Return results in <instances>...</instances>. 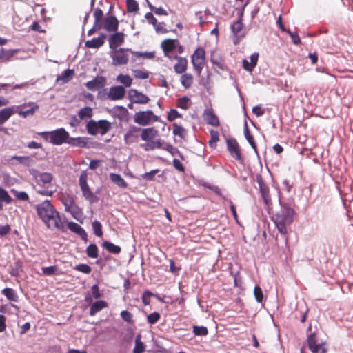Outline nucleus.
<instances>
[{"label":"nucleus","instance_id":"nucleus-31","mask_svg":"<svg viewBox=\"0 0 353 353\" xmlns=\"http://www.w3.org/2000/svg\"><path fill=\"white\" fill-rule=\"evenodd\" d=\"M110 179L112 183H114L120 188H125L128 186V183H126V181L119 174L110 173Z\"/></svg>","mask_w":353,"mask_h":353},{"label":"nucleus","instance_id":"nucleus-61","mask_svg":"<svg viewBox=\"0 0 353 353\" xmlns=\"http://www.w3.org/2000/svg\"><path fill=\"white\" fill-rule=\"evenodd\" d=\"M153 294L149 291H145L142 295V303L144 305H148L150 303V298Z\"/></svg>","mask_w":353,"mask_h":353},{"label":"nucleus","instance_id":"nucleus-47","mask_svg":"<svg viewBox=\"0 0 353 353\" xmlns=\"http://www.w3.org/2000/svg\"><path fill=\"white\" fill-rule=\"evenodd\" d=\"M254 295L256 301L258 303H263V294L261 288L258 285H255V287H254Z\"/></svg>","mask_w":353,"mask_h":353},{"label":"nucleus","instance_id":"nucleus-17","mask_svg":"<svg viewBox=\"0 0 353 353\" xmlns=\"http://www.w3.org/2000/svg\"><path fill=\"white\" fill-rule=\"evenodd\" d=\"M125 90L121 85L112 86L110 88L108 94V98L112 101L120 100L123 98Z\"/></svg>","mask_w":353,"mask_h":353},{"label":"nucleus","instance_id":"nucleus-59","mask_svg":"<svg viewBox=\"0 0 353 353\" xmlns=\"http://www.w3.org/2000/svg\"><path fill=\"white\" fill-rule=\"evenodd\" d=\"M14 54V52L10 50H5L2 48L0 51V59H8L10 57H12Z\"/></svg>","mask_w":353,"mask_h":353},{"label":"nucleus","instance_id":"nucleus-37","mask_svg":"<svg viewBox=\"0 0 353 353\" xmlns=\"http://www.w3.org/2000/svg\"><path fill=\"white\" fill-rule=\"evenodd\" d=\"M98 123L94 120H90L87 123L86 129L88 134L91 135H96L99 133Z\"/></svg>","mask_w":353,"mask_h":353},{"label":"nucleus","instance_id":"nucleus-2","mask_svg":"<svg viewBox=\"0 0 353 353\" xmlns=\"http://www.w3.org/2000/svg\"><path fill=\"white\" fill-rule=\"evenodd\" d=\"M281 209L272 216L279 232L282 234L288 232L287 226L293 222L294 210L287 203H281Z\"/></svg>","mask_w":353,"mask_h":353},{"label":"nucleus","instance_id":"nucleus-33","mask_svg":"<svg viewBox=\"0 0 353 353\" xmlns=\"http://www.w3.org/2000/svg\"><path fill=\"white\" fill-rule=\"evenodd\" d=\"M3 294L9 301L18 302L19 296L14 290L10 288H6L2 290Z\"/></svg>","mask_w":353,"mask_h":353},{"label":"nucleus","instance_id":"nucleus-32","mask_svg":"<svg viewBox=\"0 0 353 353\" xmlns=\"http://www.w3.org/2000/svg\"><path fill=\"white\" fill-rule=\"evenodd\" d=\"M74 75V70L68 69L65 70L61 75L58 76L57 78V82H61V83H66L69 82Z\"/></svg>","mask_w":353,"mask_h":353},{"label":"nucleus","instance_id":"nucleus-49","mask_svg":"<svg viewBox=\"0 0 353 353\" xmlns=\"http://www.w3.org/2000/svg\"><path fill=\"white\" fill-rule=\"evenodd\" d=\"M74 269L84 274H90L92 271L91 267L84 263H81L74 266Z\"/></svg>","mask_w":353,"mask_h":353},{"label":"nucleus","instance_id":"nucleus-5","mask_svg":"<svg viewBox=\"0 0 353 353\" xmlns=\"http://www.w3.org/2000/svg\"><path fill=\"white\" fill-rule=\"evenodd\" d=\"M307 344L312 353H326L327 349L323 342H319L315 331H312L310 325L307 330Z\"/></svg>","mask_w":353,"mask_h":353},{"label":"nucleus","instance_id":"nucleus-13","mask_svg":"<svg viewBox=\"0 0 353 353\" xmlns=\"http://www.w3.org/2000/svg\"><path fill=\"white\" fill-rule=\"evenodd\" d=\"M125 34L123 32H116L110 34L108 38L109 48L111 50L118 49L117 47L121 46L124 43Z\"/></svg>","mask_w":353,"mask_h":353},{"label":"nucleus","instance_id":"nucleus-52","mask_svg":"<svg viewBox=\"0 0 353 353\" xmlns=\"http://www.w3.org/2000/svg\"><path fill=\"white\" fill-rule=\"evenodd\" d=\"M193 332L196 336H205L208 332L206 327L194 325L193 327Z\"/></svg>","mask_w":353,"mask_h":353},{"label":"nucleus","instance_id":"nucleus-16","mask_svg":"<svg viewBox=\"0 0 353 353\" xmlns=\"http://www.w3.org/2000/svg\"><path fill=\"white\" fill-rule=\"evenodd\" d=\"M89 138L85 137H70L68 139L67 144L79 148H90Z\"/></svg>","mask_w":353,"mask_h":353},{"label":"nucleus","instance_id":"nucleus-43","mask_svg":"<svg viewBox=\"0 0 353 353\" xmlns=\"http://www.w3.org/2000/svg\"><path fill=\"white\" fill-rule=\"evenodd\" d=\"M162 149L168 151L172 156L180 155V152L176 148L170 143H165V141Z\"/></svg>","mask_w":353,"mask_h":353},{"label":"nucleus","instance_id":"nucleus-22","mask_svg":"<svg viewBox=\"0 0 353 353\" xmlns=\"http://www.w3.org/2000/svg\"><path fill=\"white\" fill-rule=\"evenodd\" d=\"M203 119L210 125L217 127L219 125L218 117L214 114L212 110L205 109L203 112Z\"/></svg>","mask_w":353,"mask_h":353},{"label":"nucleus","instance_id":"nucleus-55","mask_svg":"<svg viewBox=\"0 0 353 353\" xmlns=\"http://www.w3.org/2000/svg\"><path fill=\"white\" fill-rule=\"evenodd\" d=\"M160 319V314L157 312H154L147 316V321L150 324L156 323Z\"/></svg>","mask_w":353,"mask_h":353},{"label":"nucleus","instance_id":"nucleus-14","mask_svg":"<svg viewBox=\"0 0 353 353\" xmlns=\"http://www.w3.org/2000/svg\"><path fill=\"white\" fill-rule=\"evenodd\" d=\"M141 128L135 125H130L128 130L124 135V141L126 144H131L137 141L139 132Z\"/></svg>","mask_w":353,"mask_h":353},{"label":"nucleus","instance_id":"nucleus-24","mask_svg":"<svg viewBox=\"0 0 353 353\" xmlns=\"http://www.w3.org/2000/svg\"><path fill=\"white\" fill-rule=\"evenodd\" d=\"M106 37V34H101L99 37L87 41L85 46L88 48H99L104 44Z\"/></svg>","mask_w":353,"mask_h":353},{"label":"nucleus","instance_id":"nucleus-34","mask_svg":"<svg viewBox=\"0 0 353 353\" xmlns=\"http://www.w3.org/2000/svg\"><path fill=\"white\" fill-rule=\"evenodd\" d=\"M102 246L106 249L110 253L118 254L121 252V248L119 245H116L112 242L110 241H104L102 244Z\"/></svg>","mask_w":353,"mask_h":353},{"label":"nucleus","instance_id":"nucleus-42","mask_svg":"<svg viewBox=\"0 0 353 353\" xmlns=\"http://www.w3.org/2000/svg\"><path fill=\"white\" fill-rule=\"evenodd\" d=\"M117 79L125 87H130L132 81V78L129 75L121 74L117 76Z\"/></svg>","mask_w":353,"mask_h":353},{"label":"nucleus","instance_id":"nucleus-45","mask_svg":"<svg viewBox=\"0 0 353 353\" xmlns=\"http://www.w3.org/2000/svg\"><path fill=\"white\" fill-rule=\"evenodd\" d=\"M93 16L94 18V23L102 26L103 12L100 8H96L94 11Z\"/></svg>","mask_w":353,"mask_h":353},{"label":"nucleus","instance_id":"nucleus-8","mask_svg":"<svg viewBox=\"0 0 353 353\" xmlns=\"http://www.w3.org/2000/svg\"><path fill=\"white\" fill-rule=\"evenodd\" d=\"M87 173L85 172H82L79 176V185L82 191L83 196L85 199L89 201L90 203H94L97 201V198L90 190L87 183Z\"/></svg>","mask_w":353,"mask_h":353},{"label":"nucleus","instance_id":"nucleus-36","mask_svg":"<svg viewBox=\"0 0 353 353\" xmlns=\"http://www.w3.org/2000/svg\"><path fill=\"white\" fill-rule=\"evenodd\" d=\"M141 335L137 334L135 337V346L133 349V353H143L145 351V346L141 341Z\"/></svg>","mask_w":353,"mask_h":353},{"label":"nucleus","instance_id":"nucleus-27","mask_svg":"<svg viewBox=\"0 0 353 353\" xmlns=\"http://www.w3.org/2000/svg\"><path fill=\"white\" fill-rule=\"evenodd\" d=\"M243 13V11H241L239 19L231 26L232 32L236 37H241L243 35L242 33L243 25L241 22V16Z\"/></svg>","mask_w":353,"mask_h":353},{"label":"nucleus","instance_id":"nucleus-3","mask_svg":"<svg viewBox=\"0 0 353 353\" xmlns=\"http://www.w3.org/2000/svg\"><path fill=\"white\" fill-rule=\"evenodd\" d=\"M37 134L41 137L46 141L52 145H61L67 143L69 133L63 128H58L52 131L40 132Z\"/></svg>","mask_w":353,"mask_h":353},{"label":"nucleus","instance_id":"nucleus-9","mask_svg":"<svg viewBox=\"0 0 353 353\" xmlns=\"http://www.w3.org/2000/svg\"><path fill=\"white\" fill-rule=\"evenodd\" d=\"M192 63L198 74H200L205 63V50L198 48L192 55Z\"/></svg>","mask_w":353,"mask_h":353},{"label":"nucleus","instance_id":"nucleus-15","mask_svg":"<svg viewBox=\"0 0 353 353\" xmlns=\"http://www.w3.org/2000/svg\"><path fill=\"white\" fill-rule=\"evenodd\" d=\"M106 79L102 76H97L85 83L86 88L92 91L98 90L105 86Z\"/></svg>","mask_w":353,"mask_h":353},{"label":"nucleus","instance_id":"nucleus-6","mask_svg":"<svg viewBox=\"0 0 353 353\" xmlns=\"http://www.w3.org/2000/svg\"><path fill=\"white\" fill-rule=\"evenodd\" d=\"M133 52L131 49L119 48L110 51V57L112 59V63L114 66L126 65L129 61V52Z\"/></svg>","mask_w":353,"mask_h":353},{"label":"nucleus","instance_id":"nucleus-26","mask_svg":"<svg viewBox=\"0 0 353 353\" xmlns=\"http://www.w3.org/2000/svg\"><path fill=\"white\" fill-rule=\"evenodd\" d=\"M164 144V141L161 139H158L156 141H150L147 143L141 144V147L145 151L153 150L154 149H162L163 145Z\"/></svg>","mask_w":353,"mask_h":353},{"label":"nucleus","instance_id":"nucleus-63","mask_svg":"<svg viewBox=\"0 0 353 353\" xmlns=\"http://www.w3.org/2000/svg\"><path fill=\"white\" fill-rule=\"evenodd\" d=\"M91 292L94 299H98L101 297V294L99 292V286L97 284L91 287Z\"/></svg>","mask_w":353,"mask_h":353},{"label":"nucleus","instance_id":"nucleus-54","mask_svg":"<svg viewBox=\"0 0 353 353\" xmlns=\"http://www.w3.org/2000/svg\"><path fill=\"white\" fill-rule=\"evenodd\" d=\"M189 98L188 97H183L178 99L177 101V106L183 110H187L188 108V101Z\"/></svg>","mask_w":353,"mask_h":353},{"label":"nucleus","instance_id":"nucleus-4","mask_svg":"<svg viewBox=\"0 0 353 353\" xmlns=\"http://www.w3.org/2000/svg\"><path fill=\"white\" fill-rule=\"evenodd\" d=\"M60 201L65 208V211L70 213L71 216L77 221L83 219V211L75 203L74 198L69 194H63Z\"/></svg>","mask_w":353,"mask_h":353},{"label":"nucleus","instance_id":"nucleus-57","mask_svg":"<svg viewBox=\"0 0 353 353\" xmlns=\"http://www.w3.org/2000/svg\"><path fill=\"white\" fill-rule=\"evenodd\" d=\"M181 114H179L176 110L172 109L168 112L167 119L168 121L171 122L176 118H181Z\"/></svg>","mask_w":353,"mask_h":353},{"label":"nucleus","instance_id":"nucleus-30","mask_svg":"<svg viewBox=\"0 0 353 353\" xmlns=\"http://www.w3.org/2000/svg\"><path fill=\"white\" fill-rule=\"evenodd\" d=\"M259 186L260 192L261 194V197L263 200V202L265 204V205L268 206L269 205L271 204V197L270 195L269 188L263 183H260Z\"/></svg>","mask_w":353,"mask_h":353},{"label":"nucleus","instance_id":"nucleus-40","mask_svg":"<svg viewBox=\"0 0 353 353\" xmlns=\"http://www.w3.org/2000/svg\"><path fill=\"white\" fill-rule=\"evenodd\" d=\"M173 134L181 139H184L187 135L186 130L176 123L173 124Z\"/></svg>","mask_w":353,"mask_h":353},{"label":"nucleus","instance_id":"nucleus-46","mask_svg":"<svg viewBox=\"0 0 353 353\" xmlns=\"http://www.w3.org/2000/svg\"><path fill=\"white\" fill-rule=\"evenodd\" d=\"M12 193L15 196V197L21 201H27L29 200L28 194L23 191H17L14 189L12 190Z\"/></svg>","mask_w":353,"mask_h":353},{"label":"nucleus","instance_id":"nucleus-56","mask_svg":"<svg viewBox=\"0 0 353 353\" xmlns=\"http://www.w3.org/2000/svg\"><path fill=\"white\" fill-rule=\"evenodd\" d=\"M154 28L157 33L159 34H165L168 32V30L165 28V24L164 22H157Z\"/></svg>","mask_w":353,"mask_h":353},{"label":"nucleus","instance_id":"nucleus-62","mask_svg":"<svg viewBox=\"0 0 353 353\" xmlns=\"http://www.w3.org/2000/svg\"><path fill=\"white\" fill-rule=\"evenodd\" d=\"M159 170H152L150 172H145L143 174H142V178L144 179H146L148 181H152L154 179V176L157 173H158Z\"/></svg>","mask_w":353,"mask_h":353},{"label":"nucleus","instance_id":"nucleus-41","mask_svg":"<svg viewBox=\"0 0 353 353\" xmlns=\"http://www.w3.org/2000/svg\"><path fill=\"white\" fill-rule=\"evenodd\" d=\"M181 83L185 88H189L192 83V76L190 74H184L181 77Z\"/></svg>","mask_w":353,"mask_h":353},{"label":"nucleus","instance_id":"nucleus-21","mask_svg":"<svg viewBox=\"0 0 353 353\" xmlns=\"http://www.w3.org/2000/svg\"><path fill=\"white\" fill-rule=\"evenodd\" d=\"M227 148L230 154L236 159H240L241 158V152L239 149L238 143L235 139H228L227 140Z\"/></svg>","mask_w":353,"mask_h":353},{"label":"nucleus","instance_id":"nucleus-39","mask_svg":"<svg viewBox=\"0 0 353 353\" xmlns=\"http://www.w3.org/2000/svg\"><path fill=\"white\" fill-rule=\"evenodd\" d=\"M98 252L99 249L97 246L94 243L90 244L86 248V254L90 258H97L99 256Z\"/></svg>","mask_w":353,"mask_h":353},{"label":"nucleus","instance_id":"nucleus-18","mask_svg":"<svg viewBox=\"0 0 353 353\" xmlns=\"http://www.w3.org/2000/svg\"><path fill=\"white\" fill-rule=\"evenodd\" d=\"M35 179L38 185L48 187L53 180V176L49 172H39L35 175Z\"/></svg>","mask_w":353,"mask_h":353},{"label":"nucleus","instance_id":"nucleus-25","mask_svg":"<svg viewBox=\"0 0 353 353\" xmlns=\"http://www.w3.org/2000/svg\"><path fill=\"white\" fill-rule=\"evenodd\" d=\"M141 137L143 141H150L158 134V130L154 127L141 129Z\"/></svg>","mask_w":353,"mask_h":353},{"label":"nucleus","instance_id":"nucleus-12","mask_svg":"<svg viewBox=\"0 0 353 353\" xmlns=\"http://www.w3.org/2000/svg\"><path fill=\"white\" fill-rule=\"evenodd\" d=\"M17 108H29L28 109L21 110L17 112L19 116L23 118H26L29 116H32L35 113V112L39 110V106L34 102H29L28 103L21 105L20 106H17Z\"/></svg>","mask_w":353,"mask_h":353},{"label":"nucleus","instance_id":"nucleus-53","mask_svg":"<svg viewBox=\"0 0 353 353\" xmlns=\"http://www.w3.org/2000/svg\"><path fill=\"white\" fill-rule=\"evenodd\" d=\"M57 270V268L54 265L42 268L43 274L47 276H52L54 274H56Z\"/></svg>","mask_w":353,"mask_h":353},{"label":"nucleus","instance_id":"nucleus-50","mask_svg":"<svg viewBox=\"0 0 353 353\" xmlns=\"http://www.w3.org/2000/svg\"><path fill=\"white\" fill-rule=\"evenodd\" d=\"M92 229L96 236L100 237L103 235L102 225L98 221H94L92 223Z\"/></svg>","mask_w":353,"mask_h":353},{"label":"nucleus","instance_id":"nucleus-1","mask_svg":"<svg viewBox=\"0 0 353 353\" xmlns=\"http://www.w3.org/2000/svg\"><path fill=\"white\" fill-rule=\"evenodd\" d=\"M39 217L49 229L65 231L66 218L61 216L50 201L45 200L35 207Z\"/></svg>","mask_w":353,"mask_h":353},{"label":"nucleus","instance_id":"nucleus-20","mask_svg":"<svg viewBox=\"0 0 353 353\" xmlns=\"http://www.w3.org/2000/svg\"><path fill=\"white\" fill-rule=\"evenodd\" d=\"M67 226L71 232L78 234L82 240L84 241H88V235L86 232L78 223L71 221L67 223Z\"/></svg>","mask_w":353,"mask_h":353},{"label":"nucleus","instance_id":"nucleus-44","mask_svg":"<svg viewBox=\"0 0 353 353\" xmlns=\"http://www.w3.org/2000/svg\"><path fill=\"white\" fill-rule=\"evenodd\" d=\"M126 6L128 12H135L139 10V4L135 0H126Z\"/></svg>","mask_w":353,"mask_h":353},{"label":"nucleus","instance_id":"nucleus-7","mask_svg":"<svg viewBox=\"0 0 353 353\" xmlns=\"http://www.w3.org/2000/svg\"><path fill=\"white\" fill-rule=\"evenodd\" d=\"M152 120L153 121L159 120V117L154 114L152 110L140 111L136 112L134 116V121L142 126L149 125Z\"/></svg>","mask_w":353,"mask_h":353},{"label":"nucleus","instance_id":"nucleus-51","mask_svg":"<svg viewBox=\"0 0 353 353\" xmlns=\"http://www.w3.org/2000/svg\"><path fill=\"white\" fill-rule=\"evenodd\" d=\"M0 201L6 203H10L12 201V199L8 194V192L1 188H0Z\"/></svg>","mask_w":353,"mask_h":353},{"label":"nucleus","instance_id":"nucleus-48","mask_svg":"<svg viewBox=\"0 0 353 353\" xmlns=\"http://www.w3.org/2000/svg\"><path fill=\"white\" fill-rule=\"evenodd\" d=\"M137 58H144V59H153L155 55V52H132Z\"/></svg>","mask_w":353,"mask_h":353},{"label":"nucleus","instance_id":"nucleus-38","mask_svg":"<svg viewBox=\"0 0 353 353\" xmlns=\"http://www.w3.org/2000/svg\"><path fill=\"white\" fill-rule=\"evenodd\" d=\"M78 115L81 120L90 118L92 116V109L88 106L84 107L79 111Z\"/></svg>","mask_w":353,"mask_h":353},{"label":"nucleus","instance_id":"nucleus-64","mask_svg":"<svg viewBox=\"0 0 353 353\" xmlns=\"http://www.w3.org/2000/svg\"><path fill=\"white\" fill-rule=\"evenodd\" d=\"M134 77L139 79H145L148 78V73L141 70L134 71Z\"/></svg>","mask_w":353,"mask_h":353},{"label":"nucleus","instance_id":"nucleus-28","mask_svg":"<svg viewBox=\"0 0 353 353\" xmlns=\"http://www.w3.org/2000/svg\"><path fill=\"white\" fill-rule=\"evenodd\" d=\"M108 307V303L103 300L95 301L90 309V315L94 316L97 312Z\"/></svg>","mask_w":353,"mask_h":353},{"label":"nucleus","instance_id":"nucleus-23","mask_svg":"<svg viewBox=\"0 0 353 353\" xmlns=\"http://www.w3.org/2000/svg\"><path fill=\"white\" fill-rule=\"evenodd\" d=\"M172 60H177V63L174 65V71L178 74H182L187 69L188 60L186 58L179 57L178 55L172 57Z\"/></svg>","mask_w":353,"mask_h":353},{"label":"nucleus","instance_id":"nucleus-35","mask_svg":"<svg viewBox=\"0 0 353 353\" xmlns=\"http://www.w3.org/2000/svg\"><path fill=\"white\" fill-rule=\"evenodd\" d=\"M97 123L99 133L101 135L106 134L111 128L110 123L106 120H100Z\"/></svg>","mask_w":353,"mask_h":353},{"label":"nucleus","instance_id":"nucleus-19","mask_svg":"<svg viewBox=\"0 0 353 353\" xmlns=\"http://www.w3.org/2000/svg\"><path fill=\"white\" fill-rule=\"evenodd\" d=\"M119 21L115 16H109L105 19L103 28L108 32H116L118 30Z\"/></svg>","mask_w":353,"mask_h":353},{"label":"nucleus","instance_id":"nucleus-10","mask_svg":"<svg viewBox=\"0 0 353 353\" xmlns=\"http://www.w3.org/2000/svg\"><path fill=\"white\" fill-rule=\"evenodd\" d=\"M176 39H166L162 41L161 47L163 50L164 56L172 60V57L176 56L175 47Z\"/></svg>","mask_w":353,"mask_h":353},{"label":"nucleus","instance_id":"nucleus-29","mask_svg":"<svg viewBox=\"0 0 353 353\" xmlns=\"http://www.w3.org/2000/svg\"><path fill=\"white\" fill-rule=\"evenodd\" d=\"M14 113V107L6 108L0 110V125L4 123Z\"/></svg>","mask_w":353,"mask_h":353},{"label":"nucleus","instance_id":"nucleus-58","mask_svg":"<svg viewBox=\"0 0 353 353\" xmlns=\"http://www.w3.org/2000/svg\"><path fill=\"white\" fill-rule=\"evenodd\" d=\"M287 33L291 37L292 41L294 44L297 45V46L301 44V39L296 32H293L290 31V30H288L287 31Z\"/></svg>","mask_w":353,"mask_h":353},{"label":"nucleus","instance_id":"nucleus-60","mask_svg":"<svg viewBox=\"0 0 353 353\" xmlns=\"http://www.w3.org/2000/svg\"><path fill=\"white\" fill-rule=\"evenodd\" d=\"M121 317L122 319L128 323H132V314L127 310H123L121 312Z\"/></svg>","mask_w":353,"mask_h":353},{"label":"nucleus","instance_id":"nucleus-11","mask_svg":"<svg viewBox=\"0 0 353 353\" xmlns=\"http://www.w3.org/2000/svg\"><path fill=\"white\" fill-rule=\"evenodd\" d=\"M128 97L131 102L134 103L145 104L150 101L148 96L138 92L135 89H131L129 90Z\"/></svg>","mask_w":353,"mask_h":353}]
</instances>
